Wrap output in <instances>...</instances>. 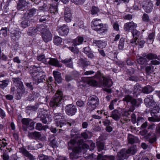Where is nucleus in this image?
I'll return each instance as SVG.
<instances>
[{"label": "nucleus", "mask_w": 160, "mask_h": 160, "mask_svg": "<svg viewBox=\"0 0 160 160\" xmlns=\"http://www.w3.org/2000/svg\"><path fill=\"white\" fill-rule=\"evenodd\" d=\"M95 78L99 80L98 86L99 87H103L105 88L104 90L108 92L111 93V89L107 88H109L112 85V82L110 79L104 77L102 74L99 71H98L95 75Z\"/></svg>", "instance_id": "nucleus-1"}, {"label": "nucleus", "mask_w": 160, "mask_h": 160, "mask_svg": "<svg viewBox=\"0 0 160 160\" xmlns=\"http://www.w3.org/2000/svg\"><path fill=\"white\" fill-rule=\"evenodd\" d=\"M91 26L92 28L99 33H102L107 31L108 26L101 23L100 19H93L91 23Z\"/></svg>", "instance_id": "nucleus-2"}, {"label": "nucleus", "mask_w": 160, "mask_h": 160, "mask_svg": "<svg viewBox=\"0 0 160 160\" xmlns=\"http://www.w3.org/2000/svg\"><path fill=\"white\" fill-rule=\"evenodd\" d=\"M12 80L14 82V85L17 87L19 88L18 89L16 97L17 99L21 98L22 94L25 92V89L21 82V79L19 78H13Z\"/></svg>", "instance_id": "nucleus-3"}, {"label": "nucleus", "mask_w": 160, "mask_h": 160, "mask_svg": "<svg viewBox=\"0 0 160 160\" xmlns=\"http://www.w3.org/2000/svg\"><path fill=\"white\" fill-rule=\"evenodd\" d=\"M99 104L98 98L96 96L92 95L89 97L86 109L91 112L94 110Z\"/></svg>", "instance_id": "nucleus-4"}, {"label": "nucleus", "mask_w": 160, "mask_h": 160, "mask_svg": "<svg viewBox=\"0 0 160 160\" xmlns=\"http://www.w3.org/2000/svg\"><path fill=\"white\" fill-rule=\"evenodd\" d=\"M62 92L58 91L50 102V106L55 108L61 104L62 101Z\"/></svg>", "instance_id": "nucleus-5"}, {"label": "nucleus", "mask_w": 160, "mask_h": 160, "mask_svg": "<svg viewBox=\"0 0 160 160\" xmlns=\"http://www.w3.org/2000/svg\"><path fill=\"white\" fill-rule=\"evenodd\" d=\"M38 30L41 32L43 40L45 42H47L52 40V35L49 29L41 25L38 27Z\"/></svg>", "instance_id": "nucleus-6"}, {"label": "nucleus", "mask_w": 160, "mask_h": 160, "mask_svg": "<svg viewBox=\"0 0 160 160\" xmlns=\"http://www.w3.org/2000/svg\"><path fill=\"white\" fill-rule=\"evenodd\" d=\"M30 74L33 78V82L34 84H38L45 81L46 76L42 72H31Z\"/></svg>", "instance_id": "nucleus-7"}, {"label": "nucleus", "mask_w": 160, "mask_h": 160, "mask_svg": "<svg viewBox=\"0 0 160 160\" xmlns=\"http://www.w3.org/2000/svg\"><path fill=\"white\" fill-rule=\"evenodd\" d=\"M142 8L147 13H150L153 9V4L151 0H144L142 2Z\"/></svg>", "instance_id": "nucleus-8"}, {"label": "nucleus", "mask_w": 160, "mask_h": 160, "mask_svg": "<svg viewBox=\"0 0 160 160\" xmlns=\"http://www.w3.org/2000/svg\"><path fill=\"white\" fill-rule=\"evenodd\" d=\"M137 24L133 22H131L125 23L124 26V29L125 32H128L132 31L137 27Z\"/></svg>", "instance_id": "nucleus-9"}, {"label": "nucleus", "mask_w": 160, "mask_h": 160, "mask_svg": "<svg viewBox=\"0 0 160 160\" xmlns=\"http://www.w3.org/2000/svg\"><path fill=\"white\" fill-rule=\"evenodd\" d=\"M57 30L59 35L61 36L66 35L69 32V29L65 25H64L63 26L58 27Z\"/></svg>", "instance_id": "nucleus-10"}, {"label": "nucleus", "mask_w": 160, "mask_h": 160, "mask_svg": "<svg viewBox=\"0 0 160 160\" xmlns=\"http://www.w3.org/2000/svg\"><path fill=\"white\" fill-rule=\"evenodd\" d=\"M46 64H48L50 65L58 67H61V66L59 64L58 60L56 58H47Z\"/></svg>", "instance_id": "nucleus-11"}, {"label": "nucleus", "mask_w": 160, "mask_h": 160, "mask_svg": "<svg viewBox=\"0 0 160 160\" xmlns=\"http://www.w3.org/2000/svg\"><path fill=\"white\" fill-rule=\"evenodd\" d=\"M19 152L30 160H34L35 159L34 157L24 148H20Z\"/></svg>", "instance_id": "nucleus-12"}, {"label": "nucleus", "mask_w": 160, "mask_h": 160, "mask_svg": "<svg viewBox=\"0 0 160 160\" xmlns=\"http://www.w3.org/2000/svg\"><path fill=\"white\" fill-rule=\"evenodd\" d=\"M47 115L45 114H44L43 112H42L40 113H39L38 114V117L41 118L40 120L42 121V123L44 124H48L50 122L51 119L50 118L47 117Z\"/></svg>", "instance_id": "nucleus-13"}, {"label": "nucleus", "mask_w": 160, "mask_h": 160, "mask_svg": "<svg viewBox=\"0 0 160 160\" xmlns=\"http://www.w3.org/2000/svg\"><path fill=\"white\" fill-rule=\"evenodd\" d=\"M144 101L146 106L149 108L152 106L155 103V102L153 99L152 95L148 96L144 99Z\"/></svg>", "instance_id": "nucleus-14"}, {"label": "nucleus", "mask_w": 160, "mask_h": 160, "mask_svg": "<svg viewBox=\"0 0 160 160\" xmlns=\"http://www.w3.org/2000/svg\"><path fill=\"white\" fill-rule=\"evenodd\" d=\"M123 151L125 152L126 154H129L130 155H133L135 154L137 151V147L136 146L133 145L128 148V150L126 149H123Z\"/></svg>", "instance_id": "nucleus-15"}, {"label": "nucleus", "mask_w": 160, "mask_h": 160, "mask_svg": "<svg viewBox=\"0 0 160 160\" xmlns=\"http://www.w3.org/2000/svg\"><path fill=\"white\" fill-rule=\"evenodd\" d=\"M98 160H114L115 157L113 156H104L102 154H99L97 157Z\"/></svg>", "instance_id": "nucleus-16"}, {"label": "nucleus", "mask_w": 160, "mask_h": 160, "mask_svg": "<svg viewBox=\"0 0 160 160\" xmlns=\"http://www.w3.org/2000/svg\"><path fill=\"white\" fill-rule=\"evenodd\" d=\"M53 74L56 82L58 83H60L62 80L61 73L58 72L54 71L53 72Z\"/></svg>", "instance_id": "nucleus-17"}, {"label": "nucleus", "mask_w": 160, "mask_h": 160, "mask_svg": "<svg viewBox=\"0 0 160 160\" xmlns=\"http://www.w3.org/2000/svg\"><path fill=\"white\" fill-rule=\"evenodd\" d=\"M31 120L32 119L30 118H23L22 119L21 122L22 124V128L24 131L27 130V127L29 125Z\"/></svg>", "instance_id": "nucleus-18"}, {"label": "nucleus", "mask_w": 160, "mask_h": 160, "mask_svg": "<svg viewBox=\"0 0 160 160\" xmlns=\"http://www.w3.org/2000/svg\"><path fill=\"white\" fill-rule=\"evenodd\" d=\"M125 152L122 149L118 153L117 157V160H124L127 158L128 157L127 156Z\"/></svg>", "instance_id": "nucleus-19"}, {"label": "nucleus", "mask_w": 160, "mask_h": 160, "mask_svg": "<svg viewBox=\"0 0 160 160\" xmlns=\"http://www.w3.org/2000/svg\"><path fill=\"white\" fill-rule=\"evenodd\" d=\"M28 4V2L25 0H19L17 8L18 10H22Z\"/></svg>", "instance_id": "nucleus-20"}, {"label": "nucleus", "mask_w": 160, "mask_h": 160, "mask_svg": "<svg viewBox=\"0 0 160 160\" xmlns=\"http://www.w3.org/2000/svg\"><path fill=\"white\" fill-rule=\"evenodd\" d=\"M58 3H56L54 4L53 3L50 5L49 11L51 13H53L54 14L58 13Z\"/></svg>", "instance_id": "nucleus-21"}, {"label": "nucleus", "mask_w": 160, "mask_h": 160, "mask_svg": "<svg viewBox=\"0 0 160 160\" xmlns=\"http://www.w3.org/2000/svg\"><path fill=\"white\" fill-rule=\"evenodd\" d=\"M142 100L140 99H135L132 98L131 102V104L132 105V109H133V108L135 109L134 107H138L142 103Z\"/></svg>", "instance_id": "nucleus-22"}, {"label": "nucleus", "mask_w": 160, "mask_h": 160, "mask_svg": "<svg viewBox=\"0 0 160 160\" xmlns=\"http://www.w3.org/2000/svg\"><path fill=\"white\" fill-rule=\"evenodd\" d=\"M120 114L118 111L115 110L112 112L110 117L114 120H117L120 119Z\"/></svg>", "instance_id": "nucleus-23"}, {"label": "nucleus", "mask_w": 160, "mask_h": 160, "mask_svg": "<svg viewBox=\"0 0 160 160\" xmlns=\"http://www.w3.org/2000/svg\"><path fill=\"white\" fill-rule=\"evenodd\" d=\"M37 11L38 10L34 8L29 9L27 12V18L29 19L30 18L35 15L37 13Z\"/></svg>", "instance_id": "nucleus-24"}, {"label": "nucleus", "mask_w": 160, "mask_h": 160, "mask_svg": "<svg viewBox=\"0 0 160 160\" xmlns=\"http://www.w3.org/2000/svg\"><path fill=\"white\" fill-rule=\"evenodd\" d=\"M22 33L19 31H16L14 33L12 34V39L14 41L18 40L21 36Z\"/></svg>", "instance_id": "nucleus-25"}, {"label": "nucleus", "mask_w": 160, "mask_h": 160, "mask_svg": "<svg viewBox=\"0 0 160 160\" xmlns=\"http://www.w3.org/2000/svg\"><path fill=\"white\" fill-rule=\"evenodd\" d=\"M83 41V38L82 37H80L74 39L72 41V46H76L81 44Z\"/></svg>", "instance_id": "nucleus-26"}, {"label": "nucleus", "mask_w": 160, "mask_h": 160, "mask_svg": "<svg viewBox=\"0 0 160 160\" xmlns=\"http://www.w3.org/2000/svg\"><path fill=\"white\" fill-rule=\"evenodd\" d=\"M78 64L79 66L84 68L89 65V62L86 59L81 58L79 60Z\"/></svg>", "instance_id": "nucleus-27"}, {"label": "nucleus", "mask_w": 160, "mask_h": 160, "mask_svg": "<svg viewBox=\"0 0 160 160\" xmlns=\"http://www.w3.org/2000/svg\"><path fill=\"white\" fill-rule=\"evenodd\" d=\"M154 90L153 88L149 85H148L142 88V92L144 93L148 94Z\"/></svg>", "instance_id": "nucleus-28"}, {"label": "nucleus", "mask_w": 160, "mask_h": 160, "mask_svg": "<svg viewBox=\"0 0 160 160\" xmlns=\"http://www.w3.org/2000/svg\"><path fill=\"white\" fill-rule=\"evenodd\" d=\"M34 132L35 139H38L42 141L46 140V137L45 136H42L40 132L36 131Z\"/></svg>", "instance_id": "nucleus-29"}, {"label": "nucleus", "mask_w": 160, "mask_h": 160, "mask_svg": "<svg viewBox=\"0 0 160 160\" xmlns=\"http://www.w3.org/2000/svg\"><path fill=\"white\" fill-rule=\"evenodd\" d=\"M93 43H95L99 48H103L106 46V43L101 40H94Z\"/></svg>", "instance_id": "nucleus-30"}, {"label": "nucleus", "mask_w": 160, "mask_h": 160, "mask_svg": "<svg viewBox=\"0 0 160 160\" xmlns=\"http://www.w3.org/2000/svg\"><path fill=\"white\" fill-rule=\"evenodd\" d=\"M68 8H66L64 12V19L65 21L68 22H70V10H68Z\"/></svg>", "instance_id": "nucleus-31"}, {"label": "nucleus", "mask_w": 160, "mask_h": 160, "mask_svg": "<svg viewBox=\"0 0 160 160\" xmlns=\"http://www.w3.org/2000/svg\"><path fill=\"white\" fill-rule=\"evenodd\" d=\"M9 81L8 79H6L0 81V87L2 89L4 88L7 87Z\"/></svg>", "instance_id": "nucleus-32"}, {"label": "nucleus", "mask_w": 160, "mask_h": 160, "mask_svg": "<svg viewBox=\"0 0 160 160\" xmlns=\"http://www.w3.org/2000/svg\"><path fill=\"white\" fill-rule=\"evenodd\" d=\"M39 26L37 27L36 28H29L27 31V33L28 35H33L36 32L38 31V27Z\"/></svg>", "instance_id": "nucleus-33"}, {"label": "nucleus", "mask_w": 160, "mask_h": 160, "mask_svg": "<svg viewBox=\"0 0 160 160\" xmlns=\"http://www.w3.org/2000/svg\"><path fill=\"white\" fill-rule=\"evenodd\" d=\"M47 128V126H43L42 124L40 123H37L36 124L35 126L36 129L39 131L44 130L45 128Z\"/></svg>", "instance_id": "nucleus-34"}, {"label": "nucleus", "mask_w": 160, "mask_h": 160, "mask_svg": "<svg viewBox=\"0 0 160 160\" xmlns=\"http://www.w3.org/2000/svg\"><path fill=\"white\" fill-rule=\"evenodd\" d=\"M40 160H54V158L51 156H45L43 155L38 156Z\"/></svg>", "instance_id": "nucleus-35"}, {"label": "nucleus", "mask_w": 160, "mask_h": 160, "mask_svg": "<svg viewBox=\"0 0 160 160\" xmlns=\"http://www.w3.org/2000/svg\"><path fill=\"white\" fill-rule=\"evenodd\" d=\"M62 38L57 36L55 37L53 40V42L54 43L57 45H58L61 44L62 42Z\"/></svg>", "instance_id": "nucleus-36"}, {"label": "nucleus", "mask_w": 160, "mask_h": 160, "mask_svg": "<svg viewBox=\"0 0 160 160\" xmlns=\"http://www.w3.org/2000/svg\"><path fill=\"white\" fill-rule=\"evenodd\" d=\"M30 25V21L25 20L22 21L21 23V26L23 28H26Z\"/></svg>", "instance_id": "nucleus-37"}, {"label": "nucleus", "mask_w": 160, "mask_h": 160, "mask_svg": "<svg viewBox=\"0 0 160 160\" xmlns=\"http://www.w3.org/2000/svg\"><path fill=\"white\" fill-rule=\"evenodd\" d=\"M132 33L134 38L137 39L138 38L140 35V32L137 31L136 28L132 31Z\"/></svg>", "instance_id": "nucleus-38"}, {"label": "nucleus", "mask_w": 160, "mask_h": 160, "mask_svg": "<svg viewBox=\"0 0 160 160\" xmlns=\"http://www.w3.org/2000/svg\"><path fill=\"white\" fill-rule=\"evenodd\" d=\"M132 98H133L131 96L126 95L125 96L124 98H123L122 101L127 103L129 102H131Z\"/></svg>", "instance_id": "nucleus-39"}, {"label": "nucleus", "mask_w": 160, "mask_h": 160, "mask_svg": "<svg viewBox=\"0 0 160 160\" xmlns=\"http://www.w3.org/2000/svg\"><path fill=\"white\" fill-rule=\"evenodd\" d=\"M142 88L139 85L136 84L134 87V92L136 93H139L142 91Z\"/></svg>", "instance_id": "nucleus-40"}, {"label": "nucleus", "mask_w": 160, "mask_h": 160, "mask_svg": "<svg viewBox=\"0 0 160 160\" xmlns=\"http://www.w3.org/2000/svg\"><path fill=\"white\" fill-rule=\"evenodd\" d=\"M147 61L146 58L143 57H140L137 59L138 63L141 65L143 64Z\"/></svg>", "instance_id": "nucleus-41"}, {"label": "nucleus", "mask_w": 160, "mask_h": 160, "mask_svg": "<svg viewBox=\"0 0 160 160\" xmlns=\"http://www.w3.org/2000/svg\"><path fill=\"white\" fill-rule=\"evenodd\" d=\"M124 39L121 38L120 40L119 43L118 45V48L119 50H122L123 49L124 44Z\"/></svg>", "instance_id": "nucleus-42"}, {"label": "nucleus", "mask_w": 160, "mask_h": 160, "mask_svg": "<svg viewBox=\"0 0 160 160\" xmlns=\"http://www.w3.org/2000/svg\"><path fill=\"white\" fill-rule=\"evenodd\" d=\"M128 142L130 144L134 143L135 141L134 136L131 134H128Z\"/></svg>", "instance_id": "nucleus-43"}, {"label": "nucleus", "mask_w": 160, "mask_h": 160, "mask_svg": "<svg viewBox=\"0 0 160 160\" xmlns=\"http://www.w3.org/2000/svg\"><path fill=\"white\" fill-rule=\"evenodd\" d=\"M0 35L5 37L7 36V28L6 27L0 30ZM2 37V36H1Z\"/></svg>", "instance_id": "nucleus-44"}, {"label": "nucleus", "mask_w": 160, "mask_h": 160, "mask_svg": "<svg viewBox=\"0 0 160 160\" xmlns=\"http://www.w3.org/2000/svg\"><path fill=\"white\" fill-rule=\"evenodd\" d=\"M87 82L88 84L91 86H95L98 84V83L96 81L91 79H89Z\"/></svg>", "instance_id": "nucleus-45"}, {"label": "nucleus", "mask_w": 160, "mask_h": 160, "mask_svg": "<svg viewBox=\"0 0 160 160\" xmlns=\"http://www.w3.org/2000/svg\"><path fill=\"white\" fill-rule=\"evenodd\" d=\"M37 59L39 61L45 63L46 61V58L44 55H40L37 56Z\"/></svg>", "instance_id": "nucleus-46"}, {"label": "nucleus", "mask_w": 160, "mask_h": 160, "mask_svg": "<svg viewBox=\"0 0 160 160\" xmlns=\"http://www.w3.org/2000/svg\"><path fill=\"white\" fill-rule=\"evenodd\" d=\"M44 145V143L43 142H38L33 147V149H38L42 148Z\"/></svg>", "instance_id": "nucleus-47"}, {"label": "nucleus", "mask_w": 160, "mask_h": 160, "mask_svg": "<svg viewBox=\"0 0 160 160\" xmlns=\"http://www.w3.org/2000/svg\"><path fill=\"white\" fill-rule=\"evenodd\" d=\"M38 107L37 105H35L33 106H29L26 107L27 110H32V111H36L38 109Z\"/></svg>", "instance_id": "nucleus-48"}, {"label": "nucleus", "mask_w": 160, "mask_h": 160, "mask_svg": "<svg viewBox=\"0 0 160 160\" xmlns=\"http://www.w3.org/2000/svg\"><path fill=\"white\" fill-rule=\"evenodd\" d=\"M61 62L64 64L66 66L68 67H70V59L66 58L64 60H62Z\"/></svg>", "instance_id": "nucleus-49"}, {"label": "nucleus", "mask_w": 160, "mask_h": 160, "mask_svg": "<svg viewBox=\"0 0 160 160\" xmlns=\"http://www.w3.org/2000/svg\"><path fill=\"white\" fill-rule=\"evenodd\" d=\"M134 110V108H133V109H130L128 111H124L122 113L123 116L128 117V115L130 114L131 112H132Z\"/></svg>", "instance_id": "nucleus-50"}, {"label": "nucleus", "mask_w": 160, "mask_h": 160, "mask_svg": "<svg viewBox=\"0 0 160 160\" xmlns=\"http://www.w3.org/2000/svg\"><path fill=\"white\" fill-rule=\"evenodd\" d=\"M157 55L154 53H150L147 54V58L148 60H152L156 59Z\"/></svg>", "instance_id": "nucleus-51"}, {"label": "nucleus", "mask_w": 160, "mask_h": 160, "mask_svg": "<svg viewBox=\"0 0 160 160\" xmlns=\"http://www.w3.org/2000/svg\"><path fill=\"white\" fill-rule=\"evenodd\" d=\"M99 11V9L98 7L95 6L92 7L91 10V14L94 15L97 14Z\"/></svg>", "instance_id": "nucleus-52"}, {"label": "nucleus", "mask_w": 160, "mask_h": 160, "mask_svg": "<svg viewBox=\"0 0 160 160\" xmlns=\"http://www.w3.org/2000/svg\"><path fill=\"white\" fill-rule=\"evenodd\" d=\"M50 144L53 148L57 146V141L54 137L52 138V139L51 140Z\"/></svg>", "instance_id": "nucleus-53"}, {"label": "nucleus", "mask_w": 160, "mask_h": 160, "mask_svg": "<svg viewBox=\"0 0 160 160\" xmlns=\"http://www.w3.org/2000/svg\"><path fill=\"white\" fill-rule=\"evenodd\" d=\"M104 143L102 142H99L98 143V149L99 151L103 150L104 148Z\"/></svg>", "instance_id": "nucleus-54"}, {"label": "nucleus", "mask_w": 160, "mask_h": 160, "mask_svg": "<svg viewBox=\"0 0 160 160\" xmlns=\"http://www.w3.org/2000/svg\"><path fill=\"white\" fill-rule=\"evenodd\" d=\"M35 122L32 121L31 120V121L30 122L29 125L27 126V128H28L30 130H32L34 128V126Z\"/></svg>", "instance_id": "nucleus-55"}, {"label": "nucleus", "mask_w": 160, "mask_h": 160, "mask_svg": "<svg viewBox=\"0 0 160 160\" xmlns=\"http://www.w3.org/2000/svg\"><path fill=\"white\" fill-rule=\"evenodd\" d=\"M142 20L145 22H148L149 21V18L148 15L146 13H144L142 17Z\"/></svg>", "instance_id": "nucleus-56"}, {"label": "nucleus", "mask_w": 160, "mask_h": 160, "mask_svg": "<svg viewBox=\"0 0 160 160\" xmlns=\"http://www.w3.org/2000/svg\"><path fill=\"white\" fill-rule=\"evenodd\" d=\"M62 114L60 113H54V118L55 119L57 120L62 118Z\"/></svg>", "instance_id": "nucleus-57"}, {"label": "nucleus", "mask_w": 160, "mask_h": 160, "mask_svg": "<svg viewBox=\"0 0 160 160\" xmlns=\"http://www.w3.org/2000/svg\"><path fill=\"white\" fill-rule=\"evenodd\" d=\"M77 112V109L76 106L74 105H72L71 108V116L74 115Z\"/></svg>", "instance_id": "nucleus-58"}, {"label": "nucleus", "mask_w": 160, "mask_h": 160, "mask_svg": "<svg viewBox=\"0 0 160 160\" xmlns=\"http://www.w3.org/2000/svg\"><path fill=\"white\" fill-rule=\"evenodd\" d=\"M71 1L76 4H83L85 0H71Z\"/></svg>", "instance_id": "nucleus-59"}, {"label": "nucleus", "mask_w": 160, "mask_h": 160, "mask_svg": "<svg viewBox=\"0 0 160 160\" xmlns=\"http://www.w3.org/2000/svg\"><path fill=\"white\" fill-rule=\"evenodd\" d=\"M144 121V120L142 118L138 117L137 120V125L138 126L142 124Z\"/></svg>", "instance_id": "nucleus-60"}, {"label": "nucleus", "mask_w": 160, "mask_h": 160, "mask_svg": "<svg viewBox=\"0 0 160 160\" xmlns=\"http://www.w3.org/2000/svg\"><path fill=\"white\" fill-rule=\"evenodd\" d=\"M83 50L84 53L87 54L91 52V50L89 47H87L83 48Z\"/></svg>", "instance_id": "nucleus-61"}, {"label": "nucleus", "mask_w": 160, "mask_h": 160, "mask_svg": "<svg viewBox=\"0 0 160 160\" xmlns=\"http://www.w3.org/2000/svg\"><path fill=\"white\" fill-rule=\"evenodd\" d=\"M151 67L150 66H147L145 68V71L148 75H149L151 73Z\"/></svg>", "instance_id": "nucleus-62"}, {"label": "nucleus", "mask_w": 160, "mask_h": 160, "mask_svg": "<svg viewBox=\"0 0 160 160\" xmlns=\"http://www.w3.org/2000/svg\"><path fill=\"white\" fill-rule=\"evenodd\" d=\"M71 50L74 53L77 54L79 52L78 49L74 46V47H72V48H71Z\"/></svg>", "instance_id": "nucleus-63"}, {"label": "nucleus", "mask_w": 160, "mask_h": 160, "mask_svg": "<svg viewBox=\"0 0 160 160\" xmlns=\"http://www.w3.org/2000/svg\"><path fill=\"white\" fill-rule=\"evenodd\" d=\"M160 64V62L157 60H152L150 64L151 65H157Z\"/></svg>", "instance_id": "nucleus-64"}]
</instances>
